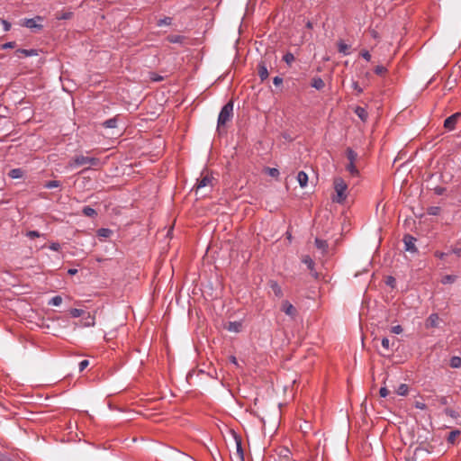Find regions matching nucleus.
<instances>
[{
	"label": "nucleus",
	"mask_w": 461,
	"mask_h": 461,
	"mask_svg": "<svg viewBox=\"0 0 461 461\" xmlns=\"http://www.w3.org/2000/svg\"><path fill=\"white\" fill-rule=\"evenodd\" d=\"M85 165H89L90 167H99L101 165V160L98 158L77 155L68 162V167L72 168Z\"/></svg>",
	"instance_id": "nucleus-1"
},
{
	"label": "nucleus",
	"mask_w": 461,
	"mask_h": 461,
	"mask_svg": "<svg viewBox=\"0 0 461 461\" xmlns=\"http://www.w3.org/2000/svg\"><path fill=\"white\" fill-rule=\"evenodd\" d=\"M333 184L336 192V196L333 197V201L338 203H342L347 199L348 185L341 177H336Z\"/></svg>",
	"instance_id": "nucleus-2"
},
{
	"label": "nucleus",
	"mask_w": 461,
	"mask_h": 461,
	"mask_svg": "<svg viewBox=\"0 0 461 461\" xmlns=\"http://www.w3.org/2000/svg\"><path fill=\"white\" fill-rule=\"evenodd\" d=\"M233 116V102L230 101L224 104L219 113L217 125L218 128L224 126Z\"/></svg>",
	"instance_id": "nucleus-3"
},
{
	"label": "nucleus",
	"mask_w": 461,
	"mask_h": 461,
	"mask_svg": "<svg viewBox=\"0 0 461 461\" xmlns=\"http://www.w3.org/2000/svg\"><path fill=\"white\" fill-rule=\"evenodd\" d=\"M43 20L42 16L37 15L33 18L24 19L22 24L33 32H40L43 28L41 23Z\"/></svg>",
	"instance_id": "nucleus-4"
},
{
	"label": "nucleus",
	"mask_w": 461,
	"mask_h": 461,
	"mask_svg": "<svg viewBox=\"0 0 461 461\" xmlns=\"http://www.w3.org/2000/svg\"><path fill=\"white\" fill-rule=\"evenodd\" d=\"M233 438L236 445V452L234 453V456L232 457L233 461H245L244 451L241 445V438L235 432H233Z\"/></svg>",
	"instance_id": "nucleus-5"
},
{
	"label": "nucleus",
	"mask_w": 461,
	"mask_h": 461,
	"mask_svg": "<svg viewBox=\"0 0 461 461\" xmlns=\"http://www.w3.org/2000/svg\"><path fill=\"white\" fill-rule=\"evenodd\" d=\"M461 117V113H456L447 117L444 122V127L447 131H453L456 128L457 120Z\"/></svg>",
	"instance_id": "nucleus-6"
},
{
	"label": "nucleus",
	"mask_w": 461,
	"mask_h": 461,
	"mask_svg": "<svg viewBox=\"0 0 461 461\" xmlns=\"http://www.w3.org/2000/svg\"><path fill=\"white\" fill-rule=\"evenodd\" d=\"M281 310L291 318H294L297 313L294 306L286 300L282 303Z\"/></svg>",
	"instance_id": "nucleus-7"
},
{
	"label": "nucleus",
	"mask_w": 461,
	"mask_h": 461,
	"mask_svg": "<svg viewBox=\"0 0 461 461\" xmlns=\"http://www.w3.org/2000/svg\"><path fill=\"white\" fill-rule=\"evenodd\" d=\"M403 242L406 251L415 252L417 250L415 247L416 239L411 235H405Z\"/></svg>",
	"instance_id": "nucleus-8"
},
{
	"label": "nucleus",
	"mask_w": 461,
	"mask_h": 461,
	"mask_svg": "<svg viewBox=\"0 0 461 461\" xmlns=\"http://www.w3.org/2000/svg\"><path fill=\"white\" fill-rule=\"evenodd\" d=\"M303 263H304L308 269L312 272V275L314 276V277H317L318 276V274L317 272L314 270V267H315V263L314 261L312 260V258L306 255V256H303V259H302Z\"/></svg>",
	"instance_id": "nucleus-9"
},
{
	"label": "nucleus",
	"mask_w": 461,
	"mask_h": 461,
	"mask_svg": "<svg viewBox=\"0 0 461 461\" xmlns=\"http://www.w3.org/2000/svg\"><path fill=\"white\" fill-rule=\"evenodd\" d=\"M211 183H212V178L209 176H203L200 179H197L196 192L203 187L210 185Z\"/></svg>",
	"instance_id": "nucleus-10"
},
{
	"label": "nucleus",
	"mask_w": 461,
	"mask_h": 461,
	"mask_svg": "<svg viewBox=\"0 0 461 461\" xmlns=\"http://www.w3.org/2000/svg\"><path fill=\"white\" fill-rule=\"evenodd\" d=\"M269 286L272 290V292L274 293V294L280 298L283 296V291H282V288L281 286L278 285V283L276 281H274V280H270L269 281Z\"/></svg>",
	"instance_id": "nucleus-11"
},
{
	"label": "nucleus",
	"mask_w": 461,
	"mask_h": 461,
	"mask_svg": "<svg viewBox=\"0 0 461 461\" xmlns=\"http://www.w3.org/2000/svg\"><path fill=\"white\" fill-rule=\"evenodd\" d=\"M16 54L20 57V54H22L24 57H32L37 56L39 54V50L36 49H18L16 50Z\"/></svg>",
	"instance_id": "nucleus-12"
},
{
	"label": "nucleus",
	"mask_w": 461,
	"mask_h": 461,
	"mask_svg": "<svg viewBox=\"0 0 461 461\" xmlns=\"http://www.w3.org/2000/svg\"><path fill=\"white\" fill-rule=\"evenodd\" d=\"M258 77H260L261 81H264L268 77L267 68L263 62L258 64Z\"/></svg>",
	"instance_id": "nucleus-13"
},
{
	"label": "nucleus",
	"mask_w": 461,
	"mask_h": 461,
	"mask_svg": "<svg viewBox=\"0 0 461 461\" xmlns=\"http://www.w3.org/2000/svg\"><path fill=\"white\" fill-rule=\"evenodd\" d=\"M438 315L437 313H432L429 316L428 320H427V322H426V326L429 328V327H431V328H434V327H437L438 325Z\"/></svg>",
	"instance_id": "nucleus-14"
},
{
	"label": "nucleus",
	"mask_w": 461,
	"mask_h": 461,
	"mask_svg": "<svg viewBox=\"0 0 461 461\" xmlns=\"http://www.w3.org/2000/svg\"><path fill=\"white\" fill-rule=\"evenodd\" d=\"M297 181L301 187H305L308 184V175L304 171H300L297 174Z\"/></svg>",
	"instance_id": "nucleus-15"
},
{
	"label": "nucleus",
	"mask_w": 461,
	"mask_h": 461,
	"mask_svg": "<svg viewBox=\"0 0 461 461\" xmlns=\"http://www.w3.org/2000/svg\"><path fill=\"white\" fill-rule=\"evenodd\" d=\"M355 113L358 116V118L361 121L366 122L367 120L368 113L365 108H363L361 106L356 107Z\"/></svg>",
	"instance_id": "nucleus-16"
},
{
	"label": "nucleus",
	"mask_w": 461,
	"mask_h": 461,
	"mask_svg": "<svg viewBox=\"0 0 461 461\" xmlns=\"http://www.w3.org/2000/svg\"><path fill=\"white\" fill-rule=\"evenodd\" d=\"M338 50L344 56L349 55V46L346 44L343 41H339L338 42Z\"/></svg>",
	"instance_id": "nucleus-17"
},
{
	"label": "nucleus",
	"mask_w": 461,
	"mask_h": 461,
	"mask_svg": "<svg viewBox=\"0 0 461 461\" xmlns=\"http://www.w3.org/2000/svg\"><path fill=\"white\" fill-rule=\"evenodd\" d=\"M74 14L70 11L61 12L56 14L57 20H69L73 17Z\"/></svg>",
	"instance_id": "nucleus-18"
},
{
	"label": "nucleus",
	"mask_w": 461,
	"mask_h": 461,
	"mask_svg": "<svg viewBox=\"0 0 461 461\" xmlns=\"http://www.w3.org/2000/svg\"><path fill=\"white\" fill-rule=\"evenodd\" d=\"M311 86L317 90H321L324 87V82L321 77H314L312 81Z\"/></svg>",
	"instance_id": "nucleus-19"
},
{
	"label": "nucleus",
	"mask_w": 461,
	"mask_h": 461,
	"mask_svg": "<svg viewBox=\"0 0 461 461\" xmlns=\"http://www.w3.org/2000/svg\"><path fill=\"white\" fill-rule=\"evenodd\" d=\"M457 276L455 275H446L441 278V283L443 285L453 284L456 281Z\"/></svg>",
	"instance_id": "nucleus-20"
},
{
	"label": "nucleus",
	"mask_w": 461,
	"mask_h": 461,
	"mask_svg": "<svg viewBox=\"0 0 461 461\" xmlns=\"http://www.w3.org/2000/svg\"><path fill=\"white\" fill-rule=\"evenodd\" d=\"M103 126L109 129L116 128L117 126V118H110L103 122Z\"/></svg>",
	"instance_id": "nucleus-21"
},
{
	"label": "nucleus",
	"mask_w": 461,
	"mask_h": 461,
	"mask_svg": "<svg viewBox=\"0 0 461 461\" xmlns=\"http://www.w3.org/2000/svg\"><path fill=\"white\" fill-rule=\"evenodd\" d=\"M82 212L85 216H87V217H95L97 215L96 211L90 206H85L82 209Z\"/></svg>",
	"instance_id": "nucleus-22"
},
{
	"label": "nucleus",
	"mask_w": 461,
	"mask_h": 461,
	"mask_svg": "<svg viewBox=\"0 0 461 461\" xmlns=\"http://www.w3.org/2000/svg\"><path fill=\"white\" fill-rule=\"evenodd\" d=\"M241 328V323L238 321H230L228 325V330L232 332H239Z\"/></svg>",
	"instance_id": "nucleus-23"
},
{
	"label": "nucleus",
	"mask_w": 461,
	"mask_h": 461,
	"mask_svg": "<svg viewBox=\"0 0 461 461\" xmlns=\"http://www.w3.org/2000/svg\"><path fill=\"white\" fill-rule=\"evenodd\" d=\"M408 392H409V387L406 384H401L396 389V393L400 396L407 395Z\"/></svg>",
	"instance_id": "nucleus-24"
},
{
	"label": "nucleus",
	"mask_w": 461,
	"mask_h": 461,
	"mask_svg": "<svg viewBox=\"0 0 461 461\" xmlns=\"http://www.w3.org/2000/svg\"><path fill=\"white\" fill-rule=\"evenodd\" d=\"M185 40V37L182 35H169L167 37V41L170 43H182Z\"/></svg>",
	"instance_id": "nucleus-25"
},
{
	"label": "nucleus",
	"mask_w": 461,
	"mask_h": 461,
	"mask_svg": "<svg viewBox=\"0 0 461 461\" xmlns=\"http://www.w3.org/2000/svg\"><path fill=\"white\" fill-rule=\"evenodd\" d=\"M346 169L350 173L351 176H355L358 175V170L355 166V162H349L346 166Z\"/></svg>",
	"instance_id": "nucleus-26"
},
{
	"label": "nucleus",
	"mask_w": 461,
	"mask_h": 461,
	"mask_svg": "<svg viewBox=\"0 0 461 461\" xmlns=\"http://www.w3.org/2000/svg\"><path fill=\"white\" fill-rule=\"evenodd\" d=\"M315 246L321 249L322 251H325L328 248V243L326 240H321V239H315Z\"/></svg>",
	"instance_id": "nucleus-27"
},
{
	"label": "nucleus",
	"mask_w": 461,
	"mask_h": 461,
	"mask_svg": "<svg viewBox=\"0 0 461 461\" xmlns=\"http://www.w3.org/2000/svg\"><path fill=\"white\" fill-rule=\"evenodd\" d=\"M450 366L452 368H459L461 366V357L454 356L450 358Z\"/></svg>",
	"instance_id": "nucleus-28"
},
{
	"label": "nucleus",
	"mask_w": 461,
	"mask_h": 461,
	"mask_svg": "<svg viewBox=\"0 0 461 461\" xmlns=\"http://www.w3.org/2000/svg\"><path fill=\"white\" fill-rule=\"evenodd\" d=\"M460 434L458 429H455L449 432L447 436V442L450 444H455L456 437Z\"/></svg>",
	"instance_id": "nucleus-29"
},
{
	"label": "nucleus",
	"mask_w": 461,
	"mask_h": 461,
	"mask_svg": "<svg viewBox=\"0 0 461 461\" xmlns=\"http://www.w3.org/2000/svg\"><path fill=\"white\" fill-rule=\"evenodd\" d=\"M347 158L349 162H355L357 158V153L354 151L352 149L348 148L347 149Z\"/></svg>",
	"instance_id": "nucleus-30"
},
{
	"label": "nucleus",
	"mask_w": 461,
	"mask_h": 461,
	"mask_svg": "<svg viewBox=\"0 0 461 461\" xmlns=\"http://www.w3.org/2000/svg\"><path fill=\"white\" fill-rule=\"evenodd\" d=\"M61 185V183L58 180L48 181L44 184V187L47 189L57 188Z\"/></svg>",
	"instance_id": "nucleus-31"
},
{
	"label": "nucleus",
	"mask_w": 461,
	"mask_h": 461,
	"mask_svg": "<svg viewBox=\"0 0 461 461\" xmlns=\"http://www.w3.org/2000/svg\"><path fill=\"white\" fill-rule=\"evenodd\" d=\"M62 303V297L56 295L49 301V305L59 306Z\"/></svg>",
	"instance_id": "nucleus-32"
},
{
	"label": "nucleus",
	"mask_w": 461,
	"mask_h": 461,
	"mask_svg": "<svg viewBox=\"0 0 461 461\" xmlns=\"http://www.w3.org/2000/svg\"><path fill=\"white\" fill-rule=\"evenodd\" d=\"M97 234L100 237L108 238L112 234V230L107 228H101L97 230Z\"/></svg>",
	"instance_id": "nucleus-33"
},
{
	"label": "nucleus",
	"mask_w": 461,
	"mask_h": 461,
	"mask_svg": "<svg viewBox=\"0 0 461 461\" xmlns=\"http://www.w3.org/2000/svg\"><path fill=\"white\" fill-rule=\"evenodd\" d=\"M283 60L287 64L291 65L294 61V56L291 52H287L283 56Z\"/></svg>",
	"instance_id": "nucleus-34"
},
{
	"label": "nucleus",
	"mask_w": 461,
	"mask_h": 461,
	"mask_svg": "<svg viewBox=\"0 0 461 461\" xmlns=\"http://www.w3.org/2000/svg\"><path fill=\"white\" fill-rule=\"evenodd\" d=\"M172 23V18L171 17H164L162 19H159L158 21V26H167L170 25Z\"/></svg>",
	"instance_id": "nucleus-35"
},
{
	"label": "nucleus",
	"mask_w": 461,
	"mask_h": 461,
	"mask_svg": "<svg viewBox=\"0 0 461 461\" xmlns=\"http://www.w3.org/2000/svg\"><path fill=\"white\" fill-rule=\"evenodd\" d=\"M381 344H382V347H383L384 351L387 352V351H389L391 349V344H390L389 339L383 338L382 340H381Z\"/></svg>",
	"instance_id": "nucleus-36"
},
{
	"label": "nucleus",
	"mask_w": 461,
	"mask_h": 461,
	"mask_svg": "<svg viewBox=\"0 0 461 461\" xmlns=\"http://www.w3.org/2000/svg\"><path fill=\"white\" fill-rule=\"evenodd\" d=\"M9 175L12 178H19L22 176V170L20 168L12 169Z\"/></svg>",
	"instance_id": "nucleus-37"
},
{
	"label": "nucleus",
	"mask_w": 461,
	"mask_h": 461,
	"mask_svg": "<svg viewBox=\"0 0 461 461\" xmlns=\"http://www.w3.org/2000/svg\"><path fill=\"white\" fill-rule=\"evenodd\" d=\"M444 412L446 413V415L453 419H456L459 416V414L456 411L449 408L445 409Z\"/></svg>",
	"instance_id": "nucleus-38"
},
{
	"label": "nucleus",
	"mask_w": 461,
	"mask_h": 461,
	"mask_svg": "<svg viewBox=\"0 0 461 461\" xmlns=\"http://www.w3.org/2000/svg\"><path fill=\"white\" fill-rule=\"evenodd\" d=\"M26 236L29 239H34V238L41 237V234L39 231H37V230H29V231H27Z\"/></svg>",
	"instance_id": "nucleus-39"
},
{
	"label": "nucleus",
	"mask_w": 461,
	"mask_h": 461,
	"mask_svg": "<svg viewBox=\"0 0 461 461\" xmlns=\"http://www.w3.org/2000/svg\"><path fill=\"white\" fill-rule=\"evenodd\" d=\"M290 455H291V453L288 448H282L280 450V456H282L283 458H285L286 460L289 459Z\"/></svg>",
	"instance_id": "nucleus-40"
},
{
	"label": "nucleus",
	"mask_w": 461,
	"mask_h": 461,
	"mask_svg": "<svg viewBox=\"0 0 461 461\" xmlns=\"http://www.w3.org/2000/svg\"><path fill=\"white\" fill-rule=\"evenodd\" d=\"M386 71H387L386 68L382 66V65L376 66L375 68V73L377 74V75H383Z\"/></svg>",
	"instance_id": "nucleus-41"
},
{
	"label": "nucleus",
	"mask_w": 461,
	"mask_h": 461,
	"mask_svg": "<svg viewBox=\"0 0 461 461\" xmlns=\"http://www.w3.org/2000/svg\"><path fill=\"white\" fill-rule=\"evenodd\" d=\"M88 365H89V361L86 359H84L81 362H79V364H78L79 372L84 371L88 366Z\"/></svg>",
	"instance_id": "nucleus-42"
},
{
	"label": "nucleus",
	"mask_w": 461,
	"mask_h": 461,
	"mask_svg": "<svg viewBox=\"0 0 461 461\" xmlns=\"http://www.w3.org/2000/svg\"><path fill=\"white\" fill-rule=\"evenodd\" d=\"M267 172H268V175L270 176H273V177H276L278 175H279V171L277 168H271V167H268L267 168Z\"/></svg>",
	"instance_id": "nucleus-43"
},
{
	"label": "nucleus",
	"mask_w": 461,
	"mask_h": 461,
	"mask_svg": "<svg viewBox=\"0 0 461 461\" xmlns=\"http://www.w3.org/2000/svg\"><path fill=\"white\" fill-rule=\"evenodd\" d=\"M83 311L80 310V309H72L71 312H70V314L72 315V317L74 318H78L81 316Z\"/></svg>",
	"instance_id": "nucleus-44"
},
{
	"label": "nucleus",
	"mask_w": 461,
	"mask_h": 461,
	"mask_svg": "<svg viewBox=\"0 0 461 461\" xmlns=\"http://www.w3.org/2000/svg\"><path fill=\"white\" fill-rule=\"evenodd\" d=\"M50 249L53 251H59L61 248L60 244L59 242H51L49 246Z\"/></svg>",
	"instance_id": "nucleus-45"
},
{
	"label": "nucleus",
	"mask_w": 461,
	"mask_h": 461,
	"mask_svg": "<svg viewBox=\"0 0 461 461\" xmlns=\"http://www.w3.org/2000/svg\"><path fill=\"white\" fill-rule=\"evenodd\" d=\"M391 331L394 334H400L402 332V328L401 325H395L392 327Z\"/></svg>",
	"instance_id": "nucleus-46"
},
{
	"label": "nucleus",
	"mask_w": 461,
	"mask_h": 461,
	"mask_svg": "<svg viewBox=\"0 0 461 461\" xmlns=\"http://www.w3.org/2000/svg\"><path fill=\"white\" fill-rule=\"evenodd\" d=\"M14 46H15V42H14V41H8V42H5V44H3V45L1 46V48H2L3 50H5V49H13V48H14Z\"/></svg>",
	"instance_id": "nucleus-47"
},
{
	"label": "nucleus",
	"mask_w": 461,
	"mask_h": 461,
	"mask_svg": "<svg viewBox=\"0 0 461 461\" xmlns=\"http://www.w3.org/2000/svg\"><path fill=\"white\" fill-rule=\"evenodd\" d=\"M361 57L365 59L366 61H369L371 59V54L368 50H362L360 53Z\"/></svg>",
	"instance_id": "nucleus-48"
},
{
	"label": "nucleus",
	"mask_w": 461,
	"mask_h": 461,
	"mask_svg": "<svg viewBox=\"0 0 461 461\" xmlns=\"http://www.w3.org/2000/svg\"><path fill=\"white\" fill-rule=\"evenodd\" d=\"M440 208L437 206H432L429 209V214L437 215L439 212Z\"/></svg>",
	"instance_id": "nucleus-49"
},
{
	"label": "nucleus",
	"mask_w": 461,
	"mask_h": 461,
	"mask_svg": "<svg viewBox=\"0 0 461 461\" xmlns=\"http://www.w3.org/2000/svg\"><path fill=\"white\" fill-rule=\"evenodd\" d=\"M352 87H353L354 90H356L357 92V94H361L363 92L362 87L356 81H354L352 83Z\"/></svg>",
	"instance_id": "nucleus-50"
},
{
	"label": "nucleus",
	"mask_w": 461,
	"mask_h": 461,
	"mask_svg": "<svg viewBox=\"0 0 461 461\" xmlns=\"http://www.w3.org/2000/svg\"><path fill=\"white\" fill-rule=\"evenodd\" d=\"M414 406L420 410H425L427 408V405L422 402H415Z\"/></svg>",
	"instance_id": "nucleus-51"
},
{
	"label": "nucleus",
	"mask_w": 461,
	"mask_h": 461,
	"mask_svg": "<svg viewBox=\"0 0 461 461\" xmlns=\"http://www.w3.org/2000/svg\"><path fill=\"white\" fill-rule=\"evenodd\" d=\"M389 392L385 387H381L379 390V394L381 397L384 398L388 395Z\"/></svg>",
	"instance_id": "nucleus-52"
},
{
	"label": "nucleus",
	"mask_w": 461,
	"mask_h": 461,
	"mask_svg": "<svg viewBox=\"0 0 461 461\" xmlns=\"http://www.w3.org/2000/svg\"><path fill=\"white\" fill-rule=\"evenodd\" d=\"M273 83H274L275 86H278L282 85L283 78L280 77H275L274 79H273Z\"/></svg>",
	"instance_id": "nucleus-53"
},
{
	"label": "nucleus",
	"mask_w": 461,
	"mask_h": 461,
	"mask_svg": "<svg viewBox=\"0 0 461 461\" xmlns=\"http://www.w3.org/2000/svg\"><path fill=\"white\" fill-rule=\"evenodd\" d=\"M2 24H3V26H4V31H5V32H8V31L10 30V28H11V24H10V23H8V22H7V21H5V20H2Z\"/></svg>",
	"instance_id": "nucleus-54"
},
{
	"label": "nucleus",
	"mask_w": 461,
	"mask_h": 461,
	"mask_svg": "<svg viewBox=\"0 0 461 461\" xmlns=\"http://www.w3.org/2000/svg\"><path fill=\"white\" fill-rule=\"evenodd\" d=\"M447 255V253L441 252V251H436L435 252V257H437V258H438L440 259H443Z\"/></svg>",
	"instance_id": "nucleus-55"
},
{
	"label": "nucleus",
	"mask_w": 461,
	"mask_h": 461,
	"mask_svg": "<svg viewBox=\"0 0 461 461\" xmlns=\"http://www.w3.org/2000/svg\"><path fill=\"white\" fill-rule=\"evenodd\" d=\"M451 253L456 255L457 257H461V249L460 248H454L451 249Z\"/></svg>",
	"instance_id": "nucleus-56"
},
{
	"label": "nucleus",
	"mask_w": 461,
	"mask_h": 461,
	"mask_svg": "<svg viewBox=\"0 0 461 461\" xmlns=\"http://www.w3.org/2000/svg\"><path fill=\"white\" fill-rule=\"evenodd\" d=\"M150 78L152 81H155V82H159V81L163 80V77L161 76H158V75H152Z\"/></svg>",
	"instance_id": "nucleus-57"
},
{
	"label": "nucleus",
	"mask_w": 461,
	"mask_h": 461,
	"mask_svg": "<svg viewBox=\"0 0 461 461\" xmlns=\"http://www.w3.org/2000/svg\"><path fill=\"white\" fill-rule=\"evenodd\" d=\"M439 403L442 404V405H447V398L446 396H441L439 399Z\"/></svg>",
	"instance_id": "nucleus-58"
},
{
	"label": "nucleus",
	"mask_w": 461,
	"mask_h": 461,
	"mask_svg": "<svg viewBox=\"0 0 461 461\" xmlns=\"http://www.w3.org/2000/svg\"><path fill=\"white\" fill-rule=\"evenodd\" d=\"M230 362L237 366H239L238 360H237L236 357H234V356L230 357Z\"/></svg>",
	"instance_id": "nucleus-59"
},
{
	"label": "nucleus",
	"mask_w": 461,
	"mask_h": 461,
	"mask_svg": "<svg viewBox=\"0 0 461 461\" xmlns=\"http://www.w3.org/2000/svg\"><path fill=\"white\" fill-rule=\"evenodd\" d=\"M77 273V269H76V268H69V269L68 270V275H70V276H74V275H76Z\"/></svg>",
	"instance_id": "nucleus-60"
},
{
	"label": "nucleus",
	"mask_w": 461,
	"mask_h": 461,
	"mask_svg": "<svg viewBox=\"0 0 461 461\" xmlns=\"http://www.w3.org/2000/svg\"><path fill=\"white\" fill-rule=\"evenodd\" d=\"M306 27H307L308 29H312V22H310V21H308V22L306 23Z\"/></svg>",
	"instance_id": "nucleus-61"
},
{
	"label": "nucleus",
	"mask_w": 461,
	"mask_h": 461,
	"mask_svg": "<svg viewBox=\"0 0 461 461\" xmlns=\"http://www.w3.org/2000/svg\"><path fill=\"white\" fill-rule=\"evenodd\" d=\"M443 191H444V188H438V189H436V193H437L438 194H443Z\"/></svg>",
	"instance_id": "nucleus-62"
},
{
	"label": "nucleus",
	"mask_w": 461,
	"mask_h": 461,
	"mask_svg": "<svg viewBox=\"0 0 461 461\" xmlns=\"http://www.w3.org/2000/svg\"><path fill=\"white\" fill-rule=\"evenodd\" d=\"M393 282H394V278H393V277H392V276H390V277H389V279H388V281H387V284H388V285H392Z\"/></svg>",
	"instance_id": "nucleus-63"
}]
</instances>
